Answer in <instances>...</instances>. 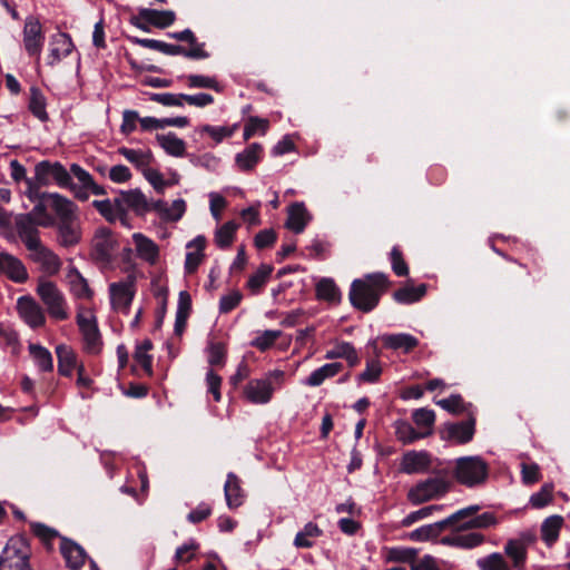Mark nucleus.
I'll return each mask as SVG.
<instances>
[{"label": "nucleus", "mask_w": 570, "mask_h": 570, "mask_svg": "<svg viewBox=\"0 0 570 570\" xmlns=\"http://www.w3.org/2000/svg\"><path fill=\"white\" fill-rule=\"evenodd\" d=\"M237 128V124H234L233 126L203 125L198 128V131L200 134H207L215 141V144H220L224 139L230 138Z\"/></svg>", "instance_id": "obj_51"}, {"label": "nucleus", "mask_w": 570, "mask_h": 570, "mask_svg": "<svg viewBox=\"0 0 570 570\" xmlns=\"http://www.w3.org/2000/svg\"><path fill=\"white\" fill-rule=\"evenodd\" d=\"M176 20V13L171 10H156L141 8L137 16L129 19L131 26L145 31H150V26L165 29L170 27Z\"/></svg>", "instance_id": "obj_12"}, {"label": "nucleus", "mask_w": 570, "mask_h": 570, "mask_svg": "<svg viewBox=\"0 0 570 570\" xmlns=\"http://www.w3.org/2000/svg\"><path fill=\"white\" fill-rule=\"evenodd\" d=\"M311 220V216L304 203H294L288 207V216L285 227L295 234L304 232L305 227Z\"/></svg>", "instance_id": "obj_29"}, {"label": "nucleus", "mask_w": 570, "mask_h": 570, "mask_svg": "<svg viewBox=\"0 0 570 570\" xmlns=\"http://www.w3.org/2000/svg\"><path fill=\"white\" fill-rule=\"evenodd\" d=\"M14 226L18 237L26 248H35L37 243L41 242L38 224L31 218L30 214H19L14 218Z\"/></svg>", "instance_id": "obj_22"}, {"label": "nucleus", "mask_w": 570, "mask_h": 570, "mask_svg": "<svg viewBox=\"0 0 570 570\" xmlns=\"http://www.w3.org/2000/svg\"><path fill=\"white\" fill-rule=\"evenodd\" d=\"M238 224L234 220H228L215 230L214 242L220 249L229 248L235 239Z\"/></svg>", "instance_id": "obj_45"}, {"label": "nucleus", "mask_w": 570, "mask_h": 570, "mask_svg": "<svg viewBox=\"0 0 570 570\" xmlns=\"http://www.w3.org/2000/svg\"><path fill=\"white\" fill-rule=\"evenodd\" d=\"M333 347L337 358L345 360L350 367H355L360 364L361 357L351 342L337 341Z\"/></svg>", "instance_id": "obj_49"}, {"label": "nucleus", "mask_w": 570, "mask_h": 570, "mask_svg": "<svg viewBox=\"0 0 570 570\" xmlns=\"http://www.w3.org/2000/svg\"><path fill=\"white\" fill-rule=\"evenodd\" d=\"M476 420L473 413H470L468 420L461 422H448L441 430L442 440L454 442L455 444H466L473 440L475 434Z\"/></svg>", "instance_id": "obj_16"}, {"label": "nucleus", "mask_w": 570, "mask_h": 570, "mask_svg": "<svg viewBox=\"0 0 570 570\" xmlns=\"http://www.w3.org/2000/svg\"><path fill=\"white\" fill-rule=\"evenodd\" d=\"M118 154L124 156L130 164H132L136 168L144 171L147 167H149L153 155L148 151H142L140 149H131L127 147L118 148Z\"/></svg>", "instance_id": "obj_46"}, {"label": "nucleus", "mask_w": 570, "mask_h": 570, "mask_svg": "<svg viewBox=\"0 0 570 570\" xmlns=\"http://www.w3.org/2000/svg\"><path fill=\"white\" fill-rule=\"evenodd\" d=\"M0 275L16 284H24L29 279L24 263L8 252H0Z\"/></svg>", "instance_id": "obj_19"}, {"label": "nucleus", "mask_w": 570, "mask_h": 570, "mask_svg": "<svg viewBox=\"0 0 570 570\" xmlns=\"http://www.w3.org/2000/svg\"><path fill=\"white\" fill-rule=\"evenodd\" d=\"M432 464V455L425 450L406 451L400 462V471L405 474L425 473Z\"/></svg>", "instance_id": "obj_21"}, {"label": "nucleus", "mask_w": 570, "mask_h": 570, "mask_svg": "<svg viewBox=\"0 0 570 570\" xmlns=\"http://www.w3.org/2000/svg\"><path fill=\"white\" fill-rule=\"evenodd\" d=\"M60 552L68 568L78 570L85 564L86 552L73 541L61 538Z\"/></svg>", "instance_id": "obj_28"}, {"label": "nucleus", "mask_w": 570, "mask_h": 570, "mask_svg": "<svg viewBox=\"0 0 570 570\" xmlns=\"http://www.w3.org/2000/svg\"><path fill=\"white\" fill-rule=\"evenodd\" d=\"M452 485V481L445 475L431 476L419 482L407 494V499L428 500L434 497L445 495Z\"/></svg>", "instance_id": "obj_15"}, {"label": "nucleus", "mask_w": 570, "mask_h": 570, "mask_svg": "<svg viewBox=\"0 0 570 570\" xmlns=\"http://www.w3.org/2000/svg\"><path fill=\"white\" fill-rule=\"evenodd\" d=\"M189 160L194 166L203 167L209 171H216L220 165V158L212 153H206L200 156L190 155Z\"/></svg>", "instance_id": "obj_63"}, {"label": "nucleus", "mask_w": 570, "mask_h": 570, "mask_svg": "<svg viewBox=\"0 0 570 570\" xmlns=\"http://www.w3.org/2000/svg\"><path fill=\"white\" fill-rule=\"evenodd\" d=\"M0 345L10 348L12 354H18L20 351L18 333L3 323H0Z\"/></svg>", "instance_id": "obj_58"}, {"label": "nucleus", "mask_w": 570, "mask_h": 570, "mask_svg": "<svg viewBox=\"0 0 570 570\" xmlns=\"http://www.w3.org/2000/svg\"><path fill=\"white\" fill-rule=\"evenodd\" d=\"M426 291V284H420L419 286L405 285L393 293V299L399 304L410 305L421 301Z\"/></svg>", "instance_id": "obj_40"}, {"label": "nucleus", "mask_w": 570, "mask_h": 570, "mask_svg": "<svg viewBox=\"0 0 570 570\" xmlns=\"http://www.w3.org/2000/svg\"><path fill=\"white\" fill-rule=\"evenodd\" d=\"M274 267L269 264H261L257 271L249 276L246 288L253 294L258 295L262 293L266 283L268 282Z\"/></svg>", "instance_id": "obj_44"}, {"label": "nucleus", "mask_w": 570, "mask_h": 570, "mask_svg": "<svg viewBox=\"0 0 570 570\" xmlns=\"http://www.w3.org/2000/svg\"><path fill=\"white\" fill-rule=\"evenodd\" d=\"M390 285L391 282L384 273L365 274L352 282L348 292L350 303L355 309L370 313L379 306Z\"/></svg>", "instance_id": "obj_2"}, {"label": "nucleus", "mask_w": 570, "mask_h": 570, "mask_svg": "<svg viewBox=\"0 0 570 570\" xmlns=\"http://www.w3.org/2000/svg\"><path fill=\"white\" fill-rule=\"evenodd\" d=\"M382 374V366L379 360H368L365 364V370L357 375V381L361 383H376Z\"/></svg>", "instance_id": "obj_61"}, {"label": "nucleus", "mask_w": 570, "mask_h": 570, "mask_svg": "<svg viewBox=\"0 0 570 570\" xmlns=\"http://www.w3.org/2000/svg\"><path fill=\"white\" fill-rule=\"evenodd\" d=\"M117 202H121V199L115 198L114 202L110 199L94 200L92 206L107 222L115 223L117 220Z\"/></svg>", "instance_id": "obj_62"}, {"label": "nucleus", "mask_w": 570, "mask_h": 570, "mask_svg": "<svg viewBox=\"0 0 570 570\" xmlns=\"http://www.w3.org/2000/svg\"><path fill=\"white\" fill-rule=\"evenodd\" d=\"M381 341L385 348L410 353L419 346V340L409 333L384 334Z\"/></svg>", "instance_id": "obj_31"}, {"label": "nucleus", "mask_w": 570, "mask_h": 570, "mask_svg": "<svg viewBox=\"0 0 570 570\" xmlns=\"http://www.w3.org/2000/svg\"><path fill=\"white\" fill-rule=\"evenodd\" d=\"M492 249L498 255L503 257L505 261L518 264L521 268L525 271L527 276L532 277L533 282L541 281L542 277L546 275L544 268L542 266V259L537 254H532L529 262L520 263L512 256L497 248L495 246H492Z\"/></svg>", "instance_id": "obj_30"}, {"label": "nucleus", "mask_w": 570, "mask_h": 570, "mask_svg": "<svg viewBox=\"0 0 570 570\" xmlns=\"http://www.w3.org/2000/svg\"><path fill=\"white\" fill-rule=\"evenodd\" d=\"M77 325L82 335L83 351L90 355L100 354L104 346V342L101 338L100 331L98 328L96 316L91 313L89 314V316L78 314Z\"/></svg>", "instance_id": "obj_14"}, {"label": "nucleus", "mask_w": 570, "mask_h": 570, "mask_svg": "<svg viewBox=\"0 0 570 570\" xmlns=\"http://www.w3.org/2000/svg\"><path fill=\"white\" fill-rule=\"evenodd\" d=\"M37 294L46 305L50 317L57 321H65L68 318L69 315L66 299L53 282L40 281L37 287Z\"/></svg>", "instance_id": "obj_9"}, {"label": "nucleus", "mask_w": 570, "mask_h": 570, "mask_svg": "<svg viewBox=\"0 0 570 570\" xmlns=\"http://www.w3.org/2000/svg\"><path fill=\"white\" fill-rule=\"evenodd\" d=\"M323 535V530L314 522H307L294 538V546L299 549L312 548L316 540Z\"/></svg>", "instance_id": "obj_41"}, {"label": "nucleus", "mask_w": 570, "mask_h": 570, "mask_svg": "<svg viewBox=\"0 0 570 570\" xmlns=\"http://www.w3.org/2000/svg\"><path fill=\"white\" fill-rule=\"evenodd\" d=\"M117 248L118 242L111 229L99 227L95 232L90 256L97 264L109 265L115 258Z\"/></svg>", "instance_id": "obj_10"}, {"label": "nucleus", "mask_w": 570, "mask_h": 570, "mask_svg": "<svg viewBox=\"0 0 570 570\" xmlns=\"http://www.w3.org/2000/svg\"><path fill=\"white\" fill-rule=\"evenodd\" d=\"M156 140L165 153L173 157H183L186 154V142L175 132L157 134Z\"/></svg>", "instance_id": "obj_37"}, {"label": "nucleus", "mask_w": 570, "mask_h": 570, "mask_svg": "<svg viewBox=\"0 0 570 570\" xmlns=\"http://www.w3.org/2000/svg\"><path fill=\"white\" fill-rule=\"evenodd\" d=\"M127 39L134 43L147 49L157 50L167 56H183L191 60H202L209 58V52L203 49L202 46L195 48H186L181 45L167 43L157 39L138 38L128 36Z\"/></svg>", "instance_id": "obj_7"}, {"label": "nucleus", "mask_w": 570, "mask_h": 570, "mask_svg": "<svg viewBox=\"0 0 570 570\" xmlns=\"http://www.w3.org/2000/svg\"><path fill=\"white\" fill-rule=\"evenodd\" d=\"M282 334L283 333L279 330H266L259 333L250 342V345L261 352H266L275 344L276 340L279 338Z\"/></svg>", "instance_id": "obj_56"}, {"label": "nucleus", "mask_w": 570, "mask_h": 570, "mask_svg": "<svg viewBox=\"0 0 570 570\" xmlns=\"http://www.w3.org/2000/svg\"><path fill=\"white\" fill-rule=\"evenodd\" d=\"M479 510V505H470L468 508L460 509L441 521L415 529L410 533V539L422 542L436 538L446 528L459 531L464 529L488 528L497 523V519L493 513L484 512L482 514H476Z\"/></svg>", "instance_id": "obj_1"}, {"label": "nucleus", "mask_w": 570, "mask_h": 570, "mask_svg": "<svg viewBox=\"0 0 570 570\" xmlns=\"http://www.w3.org/2000/svg\"><path fill=\"white\" fill-rule=\"evenodd\" d=\"M436 404L445 410L446 412L458 415L468 412L469 414L470 409L472 407L471 403H465L461 394H451L446 399H442L436 401Z\"/></svg>", "instance_id": "obj_48"}, {"label": "nucleus", "mask_w": 570, "mask_h": 570, "mask_svg": "<svg viewBox=\"0 0 570 570\" xmlns=\"http://www.w3.org/2000/svg\"><path fill=\"white\" fill-rule=\"evenodd\" d=\"M75 49V45L69 33L59 32L51 37L50 49L47 63L50 67L59 63L63 58L68 57Z\"/></svg>", "instance_id": "obj_24"}, {"label": "nucleus", "mask_w": 570, "mask_h": 570, "mask_svg": "<svg viewBox=\"0 0 570 570\" xmlns=\"http://www.w3.org/2000/svg\"><path fill=\"white\" fill-rule=\"evenodd\" d=\"M535 535L523 532L518 538L509 539L504 546V554L511 559L513 568L524 570L528 557V548L534 543Z\"/></svg>", "instance_id": "obj_17"}, {"label": "nucleus", "mask_w": 570, "mask_h": 570, "mask_svg": "<svg viewBox=\"0 0 570 570\" xmlns=\"http://www.w3.org/2000/svg\"><path fill=\"white\" fill-rule=\"evenodd\" d=\"M284 372L282 370L269 371L264 377L249 380L244 387V397L253 404H266L274 394L276 383L282 385Z\"/></svg>", "instance_id": "obj_5"}, {"label": "nucleus", "mask_w": 570, "mask_h": 570, "mask_svg": "<svg viewBox=\"0 0 570 570\" xmlns=\"http://www.w3.org/2000/svg\"><path fill=\"white\" fill-rule=\"evenodd\" d=\"M225 499H243L246 492L242 479L234 472H229L224 484Z\"/></svg>", "instance_id": "obj_54"}, {"label": "nucleus", "mask_w": 570, "mask_h": 570, "mask_svg": "<svg viewBox=\"0 0 570 570\" xmlns=\"http://www.w3.org/2000/svg\"><path fill=\"white\" fill-rule=\"evenodd\" d=\"M475 563L479 570H511L504 556L499 552L479 558Z\"/></svg>", "instance_id": "obj_50"}, {"label": "nucleus", "mask_w": 570, "mask_h": 570, "mask_svg": "<svg viewBox=\"0 0 570 570\" xmlns=\"http://www.w3.org/2000/svg\"><path fill=\"white\" fill-rule=\"evenodd\" d=\"M55 183L60 188L69 185V171L60 161L41 160L35 166L33 179H27V195L33 200L42 186Z\"/></svg>", "instance_id": "obj_3"}, {"label": "nucleus", "mask_w": 570, "mask_h": 570, "mask_svg": "<svg viewBox=\"0 0 570 570\" xmlns=\"http://www.w3.org/2000/svg\"><path fill=\"white\" fill-rule=\"evenodd\" d=\"M137 481L134 479L127 480V482L120 488L121 492L127 495L138 497L146 495L149 489V480L145 468L136 469Z\"/></svg>", "instance_id": "obj_39"}, {"label": "nucleus", "mask_w": 570, "mask_h": 570, "mask_svg": "<svg viewBox=\"0 0 570 570\" xmlns=\"http://www.w3.org/2000/svg\"><path fill=\"white\" fill-rule=\"evenodd\" d=\"M56 354L58 358V373L61 376L70 377L77 366V355L73 350L66 345L59 344L56 346Z\"/></svg>", "instance_id": "obj_35"}, {"label": "nucleus", "mask_w": 570, "mask_h": 570, "mask_svg": "<svg viewBox=\"0 0 570 570\" xmlns=\"http://www.w3.org/2000/svg\"><path fill=\"white\" fill-rule=\"evenodd\" d=\"M28 258L38 264L40 269L49 275H55L61 267L60 258L49 247L43 245L42 240L35 245V248H28Z\"/></svg>", "instance_id": "obj_20"}, {"label": "nucleus", "mask_w": 570, "mask_h": 570, "mask_svg": "<svg viewBox=\"0 0 570 570\" xmlns=\"http://www.w3.org/2000/svg\"><path fill=\"white\" fill-rule=\"evenodd\" d=\"M17 311L21 320L32 330L46 324V315L42 307L31 296H21L17 301Z\"/></svg>", "instance_id": "obj_18"}, {"label": "nucleus", "mask_w": 570, "mask_h": 570, "mask_svg": "<svg viewBox=\"0 0 570 570\" xmlns=\"http://www.w3.org/2000/svg\"><path fill=\"white\" fill-rule=\"evenodd\" d=\"M243 295L239 291L235 289L229 294L223 295L219 299V313L227 314L234 311L242 302Z\"/></svg>", "instance_id": "obj_64"}, {"label": "nucleus", "mask_w": 570, "mask_h": 570, "mask_svg": "<svg viewBox=\"0 0 570 570\" xmlns=\"http://www.w3.org/2000/svg\"><path fill=\"white\" fill-rule=\"evenodd\" d=\"M390 263L393 273L399 277L409 275V265L404 259L403 252L400 246L395 245L390 252Z\"/></svg>", "instance_id": "obj_60"}, {"label": "nucleus", "mask_w": 570, "mask_h": 570, "mask_svg": "<svg viewBox=\"0 0 570 570\" xmlns=\"http://www.w3.org/2000/svg\"><path fill=\"white\" fill-rule=\"evenodd\" d=\"M394 434L397 441L403 444H411L431 434V431L419 432L406 420H396L393 423Z\"/></svg>", "instance_id": "obj_36"}, {"label": "nucleus", "mask_w": 570, "mask_h": 570, "mask_svg": "<svg viewBox=\"0 0 570 570\" xmlns=\"http://www.w3.org/2000/svg\"><path fill=\"white\" fill-rule=\"evenodd\" d=\"M45 39V32L39 18L28 16L22 29V43L27 55L36 58L37 63L40 61Z\"/></svg>", "instance_id": "obj_13"}, {"label": "nucleus", "mask_w": 570, "mask_h": 570, "mask_svg": "<svg viewBox=\"0 0 570 570\" xmlns=\"http://www.w3.org/2000/svg\"><path fill=\"white\" fill-rule=\"evenodd\" d=\"M36 197L41 199L50 200V208L55 212L58 217V222L68 220L71 218H76L77 205L70 200L69 198L58 194V193H41L36 195Z\"/></svg>", "instance_id": "obj_23"}, {"label": "nucleus", "mask_w": 570, "mask_h": 570, "mask_svg": "<svg viewBox=\"0 0 570 570\" xmlns=\"http://www.w3.org/2000/svg\"><path fill=\"white\" fill-rule=\"evenodd\" d=\"M119 199L126 208L132 209L137 215H144L149 210L146 196L139 189L121 191Z\"/></svg>", "instance_id": "obj_43"}, {"label": "nucleus", "mask_w": 570, "mask_h": 570, "mask_svg": "<svg viewBox=\"0 0 570 570\" xmlns=\"http://www.w3.org/2000/svg\"><path fill=\"white\" fill-rule=\"evenodd\" d=\"M31 548L22 535L11 537L0 554V570H24L29 566Z\"/></svg>", "instance_id": "obj_6"}, {"label": "nucleus", "mask_w": 570, "mask_h": 570, "mask_svg": "<svg viewBox=\"0 0 570 570\" xmlns=\"http://www.w3.org/2000/svg\"><path fill=\"white\" fill-rule=\"evenodd\" d=\"M484 541V537L476 532L471 533H452L441 538V543L449 547L461 549H473Z\"/></svg>", "instance_id": "obj_34"}, {"label": "nucleus", "mask_w": 570, "mask_h": 570, "mask_svg": "<svg viewBox=\"0 0 570 570\" xmlns=\"http://www.w3.org/2000/svg\"><path fill=\"white\" fill-rule=\"evenodd\" d=\"M57 232L59 243L63 247L75 246L81 239V230L77 223V217L68 220L58 222Z\"/></svg>", "instance_id": "obj_32"}, {"label": "nucleus", "mask_w": 570, "mask_h": 570, "mask_svg": "<svg viewBox=\"0 0 570 570\" xmlns=\"http://www.w3.org/2000/svg\"><path fill=\"white\" fill-rule=\"evenodd\" d=\"M343 367L340 362L326 363L304 379L303 384L311 387L321 386L325 380L332 379L342 372Z\"/></svg>", "instance_id": "obj_33"}, {"label": "nucleus", "mask_w": 570, "mask_h": 570, "mask_svg": "<svg viewBox=\"0 0 570 570\" xmlns=\"http://www.w3.org/2000/svg\"><path fill=\"white\" fill-rule=\"evenodd\" d=\"M454 475L460 484L473 488L482 484L488 478V464L480 456L459 458Z\"/></svg>", "instance_id": "obj_8"}, {"label": "nucleus", "mask_w": 570, "mask_h": 570, "mask_svg": "<svg viewBox=\"0 0 570 570\" xmlns=\"http://www.w3.org/2000/svg\"><path fill=\"white\" fill-rule=\"evenodd\" d=\"M48 100L43 91L38 86H31L27 98L28 111L40 122H48L50 116L47 111Z\"/></svg>", "instance_id": "obj_25"}, {"label": "nucleus", "mask_w": 570, "mask_h": 570, "mask_svg": "<svg viewBox=\"0 0 570 570\" xmlns=\"http://www.w3.org/2000/svg\"><path fill=\"white\" fill-rule=\"evenodd\" d=\"M562 523L563 519L559 515H551L543 521L541 525V537L548 546H552L559 538Z\"/></svg>", "instance_id": "obj_47"}, {"label": "nucleus", "mask_w": 570, "mask_h": 570, "mask_svg": "<svg viewBox=\"0 0 570 570\" xmlns=\"http://www.w3.org/2000/svg\"><path fill=\"white\" fill-rule=\"evenodd\" d=\"M207 362L210 366L223 367L226 364L227 346L223 342H210L207 346Z\"/></svg>", "instance_id": "obj_52"}, {"label": "nucleus", "mask_w": 570, "mask_h": 570, "mask_svg": "<svg viewBox=\"0 0 570 570\" xmlns=\"http://www.w3.org/2000/svg\"><path fill=\"white\" fill-rule=\"evenodd\" d=\"M30 530L47 549H52L53 541L59 538V533L56 529L40 522H31Z\"/></svg>", "instance_id": "obj_53"}, {"label": "nucleus", "mask_w": 570, "mask_h": 570, "mask_svg": "<svg viewBox=\"0 0 570 570\" xmlns=\"http://www.w3.org/2000/svg\"><path fill=\"white\" fill-rule=\"evenodd\" d=\"M187 86L189 88H207L216 92L223 91V86L215 77L204 75H189L187 76Z\"/></svg>", "instance_id": "obj_59"}, {"label": "nucleus", "mask_w": 570, "mask_h": 570, "mask_svg": "<svg viewBox=\"0 0 570 570\" xmlns=\"http://www.w3.org/2000/svg\"><path fill=\"white\" fill-rule=\"evenodd\" d=\"M269 128V121L266 118H259L257 116L248 117L245 126L243 137L244 140H248L256 134L265 135Z\"/></svg>", "instance_id": "obj_55"}, {"label": "nucleus", "mask_w": 570, "mask_h": 570, "mask_svg": "<svg viewBox=\"0 0 570 570\" xmlns=\"http://www.w3.org/2000/svg\"><path fill=\"white\" fill-rule=\"evenodd\" d=\"M136 291V276L132 274L125 279L111 283L109 285V296L112 309L128 315Z\"/></svg>", "instance_id": "obj_11"}, {"label": "nucleus", "mask_w": 570, "mask_h": 570, "mask_svg": "<svg viewBox=\"0 0 570 570\" xmlns=\"http://www.w3.org/2000/svg\"><path fill=\"white\" fill-rule=\"evenodd\" d=\"M317 299L337 304L342 299V293L332 278L324 277L315 286Z\"/></svg>", "instance_id": "obj_42"}, {"label": "nucleus", "mask_w": 570, "mask_h": 570, "mask_svg": "<svg viewBox=\"0 0 570 570\" xmlns=\"http://www.w3.org/2000/svg\"><path fill=\"white\" fill-rule=\"evenodd\" d=\"M132 240L137 256L146 263L155 265L159 258L158 245L141 233H134Z\"/></svg>", "instance_id": "obj_27"}, {"label": "nucleus", "mask_w": 570, "mask_h": 570, "mask_svg": "<svg viewBox=\"0 0 570 570\" xmlns=\"http://www.w3.org/2000/svg\"><path fill=\"white\" fill-rule=\"evenodd\" d=\"M264 149L259 142H252L243 151L236 154L235 164L238 170L248 173L254 170L263 159Z\"/></svg>", "instance_id": "obj_26"}, {"label": "nucleus", "mask_w": 570, "mask_h": 570, "mask_svg": "<svg viewBox=\"0 0 570 570\" xmlns=\"http://www.w3.org/2000/svg\"><path fill=\"white\" fill-rule=\"evenodd\" d=\"M70 289L78 298H91L94 292L90 289L87 279L76 269L70 275Z\"/></svg>", "instance_id": "obj_57"}, {"label": "nucleus", "mask_w": 570, "mask_h": 570, "mask_svg": "<svg viewBox=\"0 0 570 570\" xmlns=\"http://www.w3.org/2000/svg\"><path fill=\"white\" fill-rule=\"evenodd\" d=\"M69 171V185H65L72 196L79 202H87L90 195L101 196L107 191L104 186L98 185L92 175L79 164H71Z\"/></svg>", "instance_id": "obj_4"}, {"label": "nucleus", "mask_w": 570, "mask_h": 570, "mask_svg": "<svg viewBox=\"0 0 570 570\" xmlns=\"http://www.w3.org/2000/svg\"><path fill=\"white\" fill-rule=\"evenodd\" d=\"M28 351L39 372L53 371V358L47 347L38 343H29Z\"/></svg>", "instance_id": "obj_38"}]
</instances>
